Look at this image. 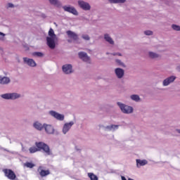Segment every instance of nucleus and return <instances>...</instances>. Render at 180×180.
<instances>
[{
  "instance_id": "1",
  "label": "nucleus",
  "mask_w": 180,
  "mask_h": 180,
  "mask_svg": "<svg viewBox=\"0 0 180 180\" xmlns=\"http://www.w3.org/2000/svg\"><path fill=\"white\" fill-rule=\"evenodd\" d=\"M35 146H36L30 148L29 151L30 154H34V153H37V151H41V150H43L46 155H51V150H50L49 145L44 143V142H36Z\"/></svg>"
},
{
  "instance_id": "2",
  "label": "nucleus",
  "mask_w": 180,
  "mask_h": 180,
  "mask_svg": "<svg viewBox=\"0 0 180 180\" xmlns=\"http://www.w3.org/2000/svg\"><path fill=\"white\" fill-rule=\"evenodd\" d=\"M58 43V37L54 33V30L50 28L48 32V37H46V44L49 49L52 50L56 49Z\"/></svg>"
},
{
  "instance_id": "3",
  "label": "nucleus",
  "mask_w": 180,
  "mask_h": 180,
  "mask_svg": "<svg viewBox=\"0 0 180 180\" xmlns=\"http://www.w3.org/2000/svg\"><path fill=\"white\" fill-rule=\"evenodd\" d=\"M117 104L119 106V108H120L121 112H122V113H125L126 115H130V114L133 113V112L134 110L133 107H131L130 105H127L126 104H124L121 102H117Z\"/></svg>"
},
{
  "instance_id": "4",
  "label": "nucleus",
  "mask_w": 180,
  "mask_h": 180,
  "mask_svg": "<svg viewBox=\"0 0 180 180\" xmlns=\"http://www.w3.org/2000/svg\"><path fill=\"white\" fill-rule=\"evenodd\" d=\"M20 96H22L18 93H7L1 95V98H2L3 99H11V101H15V99H19Z\"/></svg>"
},
{
  "instance_id": "5",
  "label": "nucleus",
  "mask_w": 180,
  "mask_h": 180,
  "mask_svg": "<svg viewBox=\"0 0 180 180\" xmlns=\"http://www.w3.org/2000/svg\"><path fill=\"white\" fill-rule=\"evenodd\" d=\"M44 129L46 134H50V135L58 134V131L56 130V128H54V126L51 124H44Z\"/></svg>"
},
{
  "instance_id": "6",
  "label": "nucleus",
  "mask_w": 180,
  "mask_h": 180,
  "mask_svg": "<svg viewBox=\"0 0 180 180\" xmlns=\"http://www.w3.org/2000/svg\"><path fill=\"white\" fill-rule=\"evenodd\" d=\"M49 115L50 116L53 117V119H56L59 122H63L65 119V116L64 115V114H60V112H57V111L55 110L49 111Z\"/></svg>"
},
{
  "instance_id": "7",
  "label": "nucleus",
  "mask_w": 180,
  "mask_h": 180,
  "mask_svg": "<svg viewBox=\"0 0 180 180\" xmlns=\"http://www.w3.org/2000/svg\"><path fill=\"white\" fill-rule=\"evenodd\" d=\"M77 5L80 9H82V11H91V4L84 0H79L77 1Z\"/></svg>"
},
{
  "instance_id": "8",
  "label": "nucleus",
  "mask_w": 180,
  "mask_h": 180,
  "mask_svg": "<svg viewBox=\"0 0 180 180\" xmlns=\"http://www.w3.org/2000/svg\"><path fill=\"white\" fill-rule=\"evenodd\" d=\"M74 124H75L74 121L65 122L62 127L63 134H64V135L68 134V133L70 132V130H71V129H72V126H74Z\"/></svg>"
},
{
  "instance_id": "9",
  "label": "nucleus",
  "mask_w": 180,
  "mask_h": 180,
  "mask_svg": "<svg viewBox=\"0 0 180 180\" xmlns=\"http://www.w3.org/2000/svg\"><path fill=\"white\" fill-rule=\"evenodd\" d=\"M63 9L65 12H69V13H72V15H75V16H78V11L74 6H63Z\"/></svg>"
},
{
  "instance_id": "10",
  "label": "nucleus",
  "mask_w": 180,
  "mask_h": 180,
  "mask_svg": "<svg viewBox=\"0 0 180 180\" xmlns=\"http://www.w3.org/2000/svg\"><path fill=\"white\" fill-rule=\"evenodd\" d=\"M6 176L8 177V179L14 180L16 179V174L11 169H4L3 170Z\"/></svg>"
},
{
  "instance_id": "11",
  "label": "nucleus",
  "mask_w": 180,
  "mask_h": 180,
  "mask_svg": "<svg viewBox=\"0 0 180 180\" xmlns=\"http://www.w3.org/2000/svg\"><path fill=\"white\" fill-rule=\"evenodd\" d=\"M114 72L117 78H118V79H122V78L124 77V70L120 68H115L114 70Z\"/></svg>"
},
{
  "instance_id": "12",
  "label": "nucleus",
  "mask_w": 180,
  "mask_h": 180,
  "mask_svg": "<svg viewBox=\"0 0 180 180\" xmlns=\"http://www.w3.org/2000/svg\"><path fill=\"white\" fill-rule=\"evenodd\" d=\"M175 79H176V77L175 76H170L166 79H165L162 82V86H168V85H169L170 84H172V82H174V81H175Z\"/></svg>"
},
{
  "instance_id": "13",
  "label": "nucleus",
  "mask_w": 180,
  "mask_h": 180,
  "mask_svg": "<svg viewBox=\"0 0 180 180\" xmlns=\"http://www.w3.org/2000/svg\"><path fill=\"white\" fill-rule=\"evenodd\" d=\"M79 58H81V60L84 61V63H87L88 64L91 63V58H89V56H88L86 53L79 52Z\"/></svg>"
},
{
  "instance_id": "14",
  "label": "nucleus",
  "mask_w": 180,
  "mask_h": 180,
  "mask_svg": "<svg viewBox=\"0 0 180 180\" xmlns=\"http://www.w3.org/2000/svg\"><path fill=\"white\" fill-rule=\"evenodd\" d=\"M62 70L65 74H72V65L71 64H66L62 67Z\"/></svg>"
},
{
  "instance_id": "15",
  "label": "nucleus",
  "mask_w": 180,
  "mask_h": 180,
  "mask_svg": "<svg viewBox=\"0 0 180 180\" xmlns=\"http://www.w3.org/2000/svg\"><path fill=\"white\" fill-rule=\"evenodd\" d=\"M23 61L27 65L30 67H36L37 64L34 60L28 58H23Z\"/></svg>"
},
{
  "instance_id": "16",
  "label": "nucleus",
  "mask_w": 180,
  "mask_h": 180,
  "mask_svg": "<svg viewBox=\"0 0 180 180\" xmlns=\"http://www.w3.org/2000/svg\"><path fill=\"white\" fill-rule=\"evenodd\" d=\"M33 127L35 128L36 130H38L39 131H41L43 129H44V124H41L39 121H36L32 124Z\"/></svg>"
},
{
  "instance_id": "17",
  "label": "nucleus",
  "mask_w": 180,
  "mask_h": 180,
  "mask_svg": "<svg viewBox=\"0 0 180 180\" xmlns=\"http://www.w3.org/2000/svg\"><path fill=\"white\" fill-rule=\"evenodd\" d=\"M119 129V125L116 124H111V125H108L104 127V130L105 131H116Z\"/></svg>"
},
{
  "instance_id": "18",
  "label": "nucleus",
  "mask_w": 180,
  "mask_h": 180,
  "mask_svg": "<svg viewBox=\"0 0 180 180\" xmlns=\"http://www.w3.org/2000/svg\"><path fill=\"white\" fill-rule=\"evenodd\" d=\"M104 40H105L107 43H108V44H110L111 46L115 45V41L113 40L112 37L109 35V34H104Z\"/></svg>"
},
{
  "instance_id": "19",
  "label": "nucleus",
  "mask_w": 180,
  "mask_h": 180,
  "mask_svg": "<svg viewBox=\"0 0 180 180\" xmlns=\"http://www.w3.org/2000/svg\"><path fill=\"white\" fill-rule=\"evenodd\" d=\"M50 5H53V6H56V8H61L63 6V4L59 0H48Z\"/></svg>"
},
{
  "instance_id": "20",
  "label": "nucleus",
  "mask_w": 180,
  "mask_h": 180,
  "mask_svg": "<svg viewBox=\"0 0 180 180\" xmlns=\"http://www.w3.org/2000/svg\"><path fill=\"white\" fill-rule=\"evenodd\" d=\"M148 162L146 160H136V167L137 168H140V167H144V165H147Z\"/></svg>"
},
{
  "instance_id": "21",
  "label": "nucleus",
  "mask_w": 180,
  "mask_h": 180,
  "mask_svg": "<svg viewBox=\"0 0 180 180\" xmlns=\"http://www.w3.org/2000/svg\"><path fill=\"white\" fill-rule=\"evenodd\" d=\"M66 33L70 39H72L73 40H78V35H77L75 32L68 30L66 32Z\"/></svg>"
},
{
  "instance_id": "22",
  "label": "nucleus",
  "mask_w": 180,
  "mask_h": 180,
  "mask_svg": "<svg viewBox=\"0 0 180 180\" xmlns=\"http://www.w3.org/2000/svg\"><path fill=\"white\" fill-rule=\"evenodd\" d=\"M8 84H11V79L8 77L1 76V85H8Z\"/></svg>"
},
{
  "instance_id": "23",
  "label": "nucleus",
  "mask_w": 180,
  "mask_h": 180,
  "mask_svg": "<svg viewBox=\"0 0 180 180\" xmlns=\"http://www.w3.org/2000/svg\"><path fill=\"white\" fill-rule=\"evenodd\" d=\"M148 54V57L153 59L159 58L160 57V54L153 51H149Z\"/></svg>"
},
{
  "instance_id": "24",
  "label": "nucleus",
  "mask_w": 180,
  "mask_h": 180,
  "mask_svg": "<svg viewBox=\"0 0 180 180\" xmlns=\"http://www.w3.org/2000/svg\"><path fill=\"white\" fill-rule=\"evenodd\" d=\"M130 99H131V101H134V102H140V101H141V98H140V96L137 94L131 95Z\"/></svg>"
},
{
  "instance_id": "25",
  "label": "nucleus",
  "mask_w": 180,
  "mask_h": 180,
  "mask_svg": "<svg viewBox=\"0 0 180 180\" xmlns=\"http://www.w3.org/2000/svg\"><path fill=\"white\" fill-rule=\"evenodd\" d=\"M39 174L41 175V176H47V175H50V171L41 169L39 172Z\"/></svg>"
},
{
  "instance_id": "26",
  "label": "nucleus",
  "mask_w": 180,
  "mask_h": 180,
  "mask_svg": "<svg viewBox=\"0 0 180 180\" xmlns=\"http://www.w3.org/2000/svg\"><path fill=\"white\" fill-rule=\"evenodd\" d=\"M88 176L91 180H98V176L95 175L94 173H88Z\"/></svg>"
},
{
  "instance_id": "27",
  "label": "nucleus",
  "mask_w": 180,
  "mask_h": 180,
  "mask_svg": "<svg viewBox=\"0 0 180 180\" xmlns=\"http://www.w3.org/2000/svg\"><path fill=\"white\" fill-rule=\"evenodd\" d=\"M13 8H16V6L12 3H7L6 5V9H13Z\"/></svg>"
},
{
  "instance_id": "28",
  "label": "nucleus",
  "mask_w": 180,
  "mask_h": 180,
  "mask_svg": "<svg viewBox=\"0 0 180 180\" xmlns=\"http://www.w3.org/2000/svg\"><path fill=\"white\" fill-rule=\"evenodd\" d=\"M109 1L112 4H124V2H126V0H109Z\"/></svg>"
},
{
  "instance_id": "29",
  "label": "nucleus",
  "mask_w": 180,
  "mask_h": 180,
  "mask_svg": "<svg viewBox=\"0 0 180 180\" xmlns=\"http://www.w3.org/2000/svg\"><path fill=\"white\" fill-rule=\"evenodd\" d=\"M172 29H173V30H175L176 32H180V26L178 25H172Z\"/></svg>"
},
{
  "instance_id": "30",
  "label": "nucleus",
  "mask_w": 180,
  "mask_h": 180,
  "mask_svg": "<svg viewBox=\"0 0 180 180\" xmlns=\"http://www.w3.org/2000/svg\"><path fill=\"white\" fill-rule=\"evenodd\" d=\"M115 63L116 64H117V65H119L120 67H126V65H124V63L122 62L119 59H116L115 60Z\"/></svg>"
},
{
  "instance_id": "31",
  "label": "nucleus",
  "mask_w": 180,
  "mask_h": 180,
  "mask_svg": "<svg viewBox=\"0 0 180 180\" xmlns=\"http://www.w3.org/2000/svg\"><path fill=\"white\" fill-rule=\"evenodd\" d=\"M32 56H34L35 57H43L44 54H43V53L41 52H34L32 53Z\"/></svg>"
},
{
  "instance_id": "32",
  "label": "nucleus",
  "mask_w": 180,
  "mask_h": 180,
  "mask_svg": "<svg viewBox=\"0 0 180 180\" xmlns=\"http://www.w3.org/2000/svg\"><path fill=\"white\" fill-rule=\"evenodd\" d=\"M5 36H6V34L0 32V41H4L5 40Z\"/></svg>"
},
{
  "instance_id": "33",
  "label": "nucleus",
  "mask_w": 180,
  "mask_h": 180,
  "mask_svg": "<svg viewBox=\"0 0 180 180\" xmlns=\"http://www.w3.org/2000/svg\"><path fill=\"white\" fill-rule=\"evenodd\" d=\"M25 167H27V168H33V167H34V164L32 162H27L25 163Z\"/></svg>"
},
{
  "instance_id": "34",
  "label": "nucleus",
  "mask_w": 180,
  "mask_h": 180,
  "mask_svg": "<svg viewBox=\"0 0 180 180\" xmlns=\"http://www.w3.org/2000/svg\"><path fill=\"white\" fill-rule=\"evenodd\" d=\"M144 34H146V36H153V31L151 30L144 31Z\"/></svg>"
},
{
  "instance_id": "35",
  "label": "nucleus",
  "mask_w": 180,
  "mask_h": 180,
  "mask_svg": "<svg viewBox=\"0 0 180 180\" xmlns=\"http://www.w3.org/2000/svg\"><path fill=\"white\" fill-rule=\"evenodd\" d=\"M82 38L84 39V40H86V41L91 39V38L89 37V35H88V34L82 35Z\"/></svg>"
},
{
  "instance_id": "36",
  "label": "nucleus",
  "mask_w": 180,
  "mask_h": 180,
  "mask_svg": "<svg viewBox=\"0 0 180 180\" xmlns=\"http://www.w3.org/2000/svg\"><path fill=\"white\" fill-rule=\"evenodd\" d=\"M112 56H119L120 57H122V54L120 53H112Z\"/></svg>"
},
{
  "instance_id": "37",
  "label": "nucleus",
  "mask_w": 180,
  "mask_h": 180,
  "mask_svg": "<svg viewBox=\"0 0 180 180\" xmlns=\"http://www.w3.org/2000/svg\"><path fill=\"white\" fill-rule=\"evenodd\" d=\"M22 151H23V153H26L27 151V149H26L25 147H22Z\"/></svg>"
},
{
  "instance_id": "38",
  "label": "nucleus",
  "mask_w": 180,
  "mask_h": 180,
  "mask_svg": "<svg viewBox=\"0 0 180 180\" xmlns=\"http://www.w3.org/2000/svg\"><path fill=\"white\" fill-rule=\"evenodd\" d=\"M1 82H2V76H0V85H1Z\"/></svg>"
},
{
  "instance_id": "39",
  "label": "nucleus",
  "mask_w": 180,
  "mask_h": 180,
  "mask_svg": "<svg viewBox=\"0 0 180 180\" xmlns=\"http://www.w3.org/2000/svg\"><path fill=\"white\" fill-rule=\"evenodd\" d=\"M176 70L180 72V65L177 66Z\"/></svg>"
},
{
  "instance_id": "40",
  "label": "nucleus",
  "mask_w": 180,
  "mask_h": 180,
  "mask_svg": "<svg viewBox=\"0 0 180 180\" xmlns=\"http://www.w3.org/2000/svg\"><path fill=\"white\" fill-rule=\"evenodd\" d=\"M176 131L180 134V129H176Z\"/></svg>"
}]
</instances>
